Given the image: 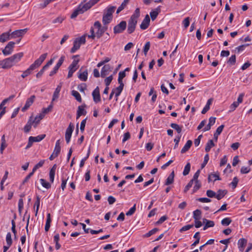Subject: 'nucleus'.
I'll return each mask as SVG.
<instances>
[{"label": "nucleus", "instance_id": "1", "mask_svg": "<svg viewBox=\"0 0 252 252\" xmlns=\"http://www.w3.org/2000/svg\"><path fill=\"white\" fill-rule=\"evenodd\" d=\"M116 7L114 6H109L104 12L102 17V23L104 25L109 24L112 20L113 13L114 12Z\"/></svg>", "mask_w": 252, "mask_h": 252}, {"label": "nucleus", "instance_id": "2", "mask_svg": "<svg viewBox=\"0 0 252 252\" xmlns=\"http://www.w3.org/2000/svg\"><path fill=\"white\" fill-rule=\"evenodd\" d=\"M79 62V60H74L71 64L68 67V73L67 75V78H71L73 73L78 68L79 66L78 65V63Z\"/></svg>", "mask_w": 252, "mask_h": 252}, {"label": "nucleus", "instance_id": "3", "mask_svg": "<svg viewBox=\"0 0 252 252\" xmlns=\"http://www.w3.org/2000/svg\"><path fill=\"white\" fill-rule=\"evenodd\" d=\"M47 56V53H44L41 55L38 59L35 60L34 62L30 65L31 68L33 70L38 68L46 58Z\"/></svg>", "mask_w": 252, "mask_h": 252}, {"label": "nucleus", "instance_id": "4", "mask_svg": "<svg viewBox=\"0 0 252 252\" xmlns=\"http://www.w3.org/2000/svg\"><path fill=\"white\" fill-rule=\"evenodd\" d=\"M126 22L125 21H122L114 27V33L115 34L122 33L126 30Z\"/></svg>", "mask_w": 252, "mask_h": 252}, {"label": "nucleus", "instance_id": "5", "mask_svg": "<svg viewBox=\"0 0 252 252\" xmlns=\"http://www.w3.org/2000/svg\"><path fill=\"white\" fill-rule=\"evenodd\" d=\"M74 126L73 124L70 123L68 127L66 128L65 133V139L67 143H68L70 141L72 133L74 130Z\"/></svg>", "mask_w": 252, "mask_h": 252}, {"label": "nucleus", "instance_id": "6", "mask_svg": "<svg viewBox=\"0 0 252 252\" xmlns=\"http://www.w3.org/2000/svg\"><path fill=\"white\" fill-rule=\"evenodd\" d=\"M15 44V43L13 41L9 42L2 51L3 55L5 56L10 55L13 51Z\"/></svg>", "mask_w": 252, "mask_h": 252}, {"label": "nucleus", "instance_id": "7", "mask_svg": "<svg viewBox=\"0 0 252 252\" xmlns=\"http://www.w3.org/2000/svg\"><path fill=\"white\" fill-rule=\"evenodd\" d=\"M65 57L64 56H62L59 59L58 63L56 64V65L55 66L53 70L51 71L49 75L50 76H53L55 74L57 73L58 71L59 68L60 67V66L63 64V61H64Z\"/></svg>", "mask_w": 252, "mask_h": 252}, {"label": "nucleus", "instance_id": "8", "mask_svg": "<svg viewBox=\"0 0 252 252\" xmlns=\"http://www.w3.org/2000/svg\"><path fill=\"white\" fill-rule=\"evenodd\" d=\"M13 65L8 58L0 61V67L2 68H9Z\"/></svg>", "mask_w": 252, "mask_h": 252}, {"label": "nucleus", "instance_id": "9", "mask_svg": "<svg viewBox=\"0 0 252 252\" xmlns=\"http://www.w3.org/2000/svg\"><path fill=\"white\" fill-rule=\"evenodd\" d=\"M23 56V53L22 52H21L15 54L8 58L10 59L12 64L14 65L15 64H16L17 63L20 61Z\"/></svg>", "mask_w": 252, "mask_h": 252}, {"label": "nucleus", "instance_id": "10", "mask_svg": "<svg viewBox=\"0 0 252 252\" xmlns=\"http://www.w3.org/2000/svg\"><path fill=\"white\" fill-rule=\"evenodd\" d=\"M35 98V96L34 95H32L30 98H28L25 106L22 108V111L23 112L26 111L33 103Z\"/></svg>", "mask_w": 252, "mask_h": 252}, {"label": "nucleus", "instance_id": "11", "mask_svg": "<svg viewBox=\"0 0 252 252\" xmlns=\"http://www.w3.org/2000/svg\"><path fill=\"white\" fill-rule=\"evenodd\" d=\"M137 23V21L130 20L128 22V27L127 31L129 34L132 33L135 30L136 26Z\"/></svg>", "mask_w": 252, "mask_h": 252}, {"label": "nucleus", "instance_id": "12", "mask_svg": "<svg viewBox=\"0 0 252 252\" xmlns=\"http://www.w3.org/2000/svg\"><path fill=\"white\" fill-rule=\"evenodd\" d=\"M150 18L149 16L147 14L144 20L142 21V23L141 24L140 27L142 30H146L147 29L150 25Z\"/></svg>", "mask_w": 252, "mask_h": 252}, {"label": "nucleus", "instance_id": "13", "mask_svg": "<svg viewBox=\"0 0 252 252\" xmlns=\"http://www.w3.org/2000/svg\"><path fill=\"white\" fill-rule=\"evenodd\" d=\"M27 29L16 30L12 32L11 34V38H16L22 36L27 31Z\"/></svg>", "mask_w": 252, "mask_h": 252}, {"label": "nucleus", "instance_id": "14", "mask_svg": "<svg viewBox=\"0 0 252 252\" xmlns=\"http://www.w3.org/2000/svg\"><path fill=\"white\" fill-rule=\"evenodd\" d=\"M92 95L93 96L94 101L95 103H97L100 101V95L98 87H97L93 92Z\"/></svg>", "mask_w": 252, "mask_h": 252}, {"label": "nucleus", "instance_id": "15", "mask_svg": "<svg viewBox=\"0 0 252 252\" xmlns=\"http://www.w3.org/2000/svg\"><path fill=\"white\" fill-rule=\"evenodd\" d=\"M86 106L85 104L79 106L77 111L76 118L78 119L82 115H85L87 114V111L85 110L84 108Z\"/></svg>", "mask_w": 252, "mask_h": 252}, {"label": "nucleus", "instance_id": "16", "mask_svg": "<svg viewBox=\"0 0 252 252\" xmlns=\"http://www.w3.org/2000/svg\"><path fill=\"white\" fill-rule=\"evenodd\" d=\"M110 71H111L110 65L109 64L104 65L101 70V77L104 78Z\"/></svg>", "mask_w": 252, "mask_h": 252}, {"label": "nucleus", "instance_id": "17", "mask_svg": "<svg viewBox=\"0 0 252 252\" xmlns=\"http://www.w3.org/2000/svg\"><path fill=\"white\" fill-rule=\"evenodd\" d=\"M199 174H194L193 178L189 182L187 185L185 187L184 189V192H187L189 189L191 187L195 180L198 179Z\"/></svg>", "mask_w": 252, "mask_h": 252}, {"label": "nucleus", "instance_id": "18", "mask_svg": "<svg viewBox=\"0 0 252 252\" xmlns=\"http://www.w3.org/2000/svg\"><path fill=\"white\" fill-rule=\"evenodd\" d=\"M61 88H62V83H60V84L56 88V89L53 95L52 102L53 101H54V100H55L56 99H57L59 97V94L61 91Z\"/></svg>", "mask_w": 252, "mask_h": 252}, {"label": "nucleus", "instance_id": "19", "mask_svg": "<svg viewBox=\"0 0 252 252\" xmlns=\"http://www.w3.org/2000/svg\"><path fill=\"white\" fill-rule=\"evenodd\" d=\"M160 12V6H158L155 10L151 11L150 13L152 21H154L157 17L158 13Z\"/></svg>", "mask_w": 252, "mask_h": 252}, {"label": "nucleus", "instance_id": "20", "mask_svg": "<svg viewBox=\"0 0 252 252\" xmlns=\"http://www.w3.org/2000/svg\"><path fill=\"white\" fill-rule=\"evenodd\" d=\"M10 31H11L10 30L9 32H4L2 33L1 35H0V42H4L10 39Z\"/></svg>", "mask_w": 252, "mask_h": 252}, {"label": "nucleus", "instance_id": "21", "mask_svg": "<svg viewBox=\"0 0 252 252\" xmlns=\"http://www.w3.org/2000/svg\"><path fill=\"white\" fill-rule=\"evenodd\" d=\"M227 193V191L226 190L219 189L216 193V198L218 200H220Z\"/></svg>", "mask_w": 252, "mask_h": 252}, {"label": "nucleus", "instance_id": "22", "mask_svg": "<svg viewBox=\"0 0 252 252\" xmlns=\"http://www.w3.org/2000/svg\"><path fill=\"white\" fill-rule=\"evenodd\" d=\"M192 144V142L190 140H189L187 141V143L184 146V147L181 150V153L183 154L187 152L190 148Z\"/></svg>", "mask_w": 252, "mask_h": 252}, {"label": "nucleus", "instance_id": "23", "mask_svg": "<svg viewBox=\"0 0 252 252\" xmlns=\"http://www.w3.org/2000/svg\"><path fill=\"white\" fill-rule=\"evenodd\" d=\"M224 127V126L223 125H221L217 128L216 132L214 133V137L216 141H217L218 136L221 133Z\"/></svg>", "mask_w": 252, "mask_h": 252}, {"label": "nucleus", "instance_id": "24", "mask_svg": "<svg viewBox=\"0 0 252 252\" xmlns=\"http://www.w3.org/2000/svg\"><path fill=\"white\" fill-rule=\"evenodd\" d=\"M79 5L76 9H75L70 16L71 19L76 18L79 14L84 13L83 11Z\"/></svg>", "mask_w": 252, "mask_h": 252}, {"label": "nucleus", "instance_id": "25", "mask_svg": "<svg viewBox=\"0 0 252 252\" xmlns=\"http://www.w3.org/2000/svg\"><path fill=\"white\" fill-rule=\"evenodd\" d=\"M46 136L45 134H41L36 137L30 136V139L32 140L33 142H40L43 140Z\"/></svg>", "mask_w": 252, "mask_h": 252}, {"label": "nucleus", "instance_id": "26", "mask_svg": "<svg viewBox=\"0 0 252 252\" xmlns=\"http://www.w3.org/2000/svg\"><path fill=\"white\" fill-rule=\"evenodd\" d=\"M140 16V9L139 8H137L134 13L132 15L130 18V20H134V21H137V19Z\"/></svg>", "mask_w": 252, "mask_h": 252}, {"label": "nucleus", "instance_id": "27", "mask_svg": "<svg viewBox=\"0 0 252 252\" xmlns=\"http://www.w3.org/2000/svg\"><path fill=\"white\" fill-rule=\"evenodd\" d=\"M213 101L212 98H210L208 100L207 103L205 107L203 108V110L201 111V113L203 114H205L210 109V106L212 104Z\"/></svg>", "mask_w": 252, "mask_h": 252}, {"label": "nucleus", "instance_id": "28", "mask_svg": "<svg viewBox=\"0 0 252 252\" xmlns=\"http://www.w3.org/2000/svg\"><path fill=\"white\" fill-rule=\"evenodd\" d=\"M78 78L83 81H86L88 79V70L86 69L83 72L80 73Z\"/></svg>", "mask_w": 252, "mask_h": 252}, {"label": "nucleus", "instance_id": "29", "mask_svg": "<svg viewBox=\"0 0 252 252\" xmlns=\"http://www.w3.org/2000/svg\"><path fill=\"white\" fill-rule=\"evenodd\" d=\"M208 180L209 182H214L217 180H220V178L219 174H209Z\"/></svg>", "mask_w": 252, "mask_h": 252}, {"label": "nucleus", "instance_id": "30", "mask_svg": "<svg viewBox=\"0 0 252 252\" xmlns=\"http://www.w3.org/2000/svg\"><path fill=\"white\" fill-rule=\"evenodd\" d=\"M124 86L120 85L119 86L117 87L115 90H114L115 93V97L116 100L117 101L118 100V97L119 96L122 92Z\"/></svg>", "mask_w": 252, "mask_h": 252}, {"label": "nucleus", "instance_id": "31", "mask_svg": "<svg viewBox=\"0 0 252 252\" xmlns=\"http://www.w3.org/2000/svg\"><path fill=\"white\" fill-rule=\"evenodd\" d=\"M51 222V215L50 214L48 213L47 215V220L45 226V230L47 232L50 227V223Z\"/></svg>", "mask_w": 252, "mask_h": 252}, {"label": "nucleus", "instance_id": "32", "mask_svg": "<svg viewBox=\"0 0 252 252\" xmlns=\"http://www.w3.org/2000/svg\"><path fill=\"white\" fill-rule=\"evenodd\" d=\"M201 211L197 209L193 212V218L195 220H199L201 219Z\"/></svg>", "mask_w": 252, "mask_h": 252}, {"label": "nucleus", "instance_id": "33", "mask_svg": "<svg viewBox=\"0 0 252 252\" xmlns=\"http://www.w3.org/2000/svg\"><path fill=\"white\" fill-rule=\"evenodd\" d=\"M247 243V240L245 238H241L238 242V247L240 251H243L244 247Z\"/></svg>", "mask_w": 252, "mask_h": 252}, {"label": "nucleus", "instance_id": "34", "mask_svg": "<svg viewBox=\"0 0 252 252\" xmlns=\"http://www.w3.org/2000/svg\"><path fill=\"white\" fill-rule=\"evenodd\" d=\"M81 44L78 42L77 40H75L73 42V46L71 49L70 52L71 53H74L76 52V50L79 49L80 47Z\"/></svg>", "mask_w": 252, "mask_h": 252}, {"label": "nucleus", "instance_id": "35", "mask_svg": "<svg viewBox=\"0 0 252 252\" xmlns=\"http://www.w3.org/2000/svg\"><path fill=\"white\" fill-rule=\"evenodd\" d=\"M130 0H124V1L122 3L121 5L118 8L116 13H119L121 11H122L126 6L127 4L128 3Z\"/></svg>", "mask_w": 252, "mask_h": 252}, {"label": "nucleus", "instance_id": "36", "mask_svg": "<svg viewBox=\"0 0 252 252\" xmlns=\"http://www.w3.org/2000/svg\"><path fill=\"white\" fill-rule=\"evenodd\" d=\"M214 146L215 144L214 143L213 140H209L206 145L205 149V151L206 152H209L211 149Z\"/></svg>", "mask_w": 252, "mask_h": 252}, {"label": "nucleus", "instance_id": "37", "mask_svg": "<svg viewBox=\"0 0 252 252\" xmlns=\"http://www.w3.org/2000/svg\"><path fill=\"white\" fill-rule=\"evenodd\" d=\"M126 74L125 71H120L119 73V77H118V83L121 85L124 86V83H123V79L126 76Z\"/></svg>", "mask_w": 252, "mask_h": 252}, {"label": "nucleus", "instance_id": "38", "mask_svg": "<svg viewBox=\"0 0 252 252\" xmlns=\"http://www.w3.org/2000/svg\"><path fill=\"white\" fill-rule=\"evenodd\" d=\"M32 125V120L29 119V120L27 122V124L26 125V126H25V127L24 128L25 132H26V133L29 132L31 129Z\"/></svg>", "mask_w": 252, "mask_h": 252}, {"label": "nucleus", "instance_id": "39", "mask_svg": "<svg viewBox=\"0 0 252 252\" xmlns=\"http://www.w3.org/2000/svg\"><path fill=\"white\" fill-rule=\"evenodd\" d=\"M174 174H170V175L166 179L165 185L168 186L172 184L174 182Z\"/></svg>", "mask_w": 252, "mask_h": 252}, {"label": "nucleus", "instance_id": "40", "mask_svg": "<svg viewBox=\"0 0 252 252\" xmlns=\"http://www.w3.org/2000/svg\"><path fill=\"white\" fill-rule=\"evenodd\" d=\"M71 94L74 97H75V98L78 101H79L80 102H81L82 101V98H81V95H80V94L77 91L73 90L71 92Z\"/></svg>", "mask_w": 252, "mask_h": 252}, {"label": "nucleus", "instance_id": "41", "mask_svg": "<svg viewBox=\"0 0 252 252\" xmlns=\"http://www.w3.org/2000/svg\"><path fill=\"white\" fill-rule=\"evenodd\" d=\"M40 182L42 186L47 189H50L51 187V184L43 179H40Z\"/></svg>", "mask_w": 252, "mask_h": 252}, {"label": "nucleus", "instance_id": "42", "mask_svg": "<svg viewBox=\"0 0 252 252\" xmlns=\"http://www.w3.org/2000/svg\"><path fill=\"white\" fill-rule=\"evenodd\" d=\"M33 70L30 66L27 69L23 72L22 74L21 75V77L23 78L26 77L28 75H30Z\"/></svg>", "mask_w": 252, "mask_h": 252}, {"label": "nucleus", "instance_id": "43", "mask_svg": "<svg viewBox=\"0 0 252 252\" xmlns=\"http://www.w3.org/2000/svg\"><path fill=\"white\" fill-rule=\"evenodd\" d=\"M79 6L81 7V8L82 9L84 12L92 7L91 5H90L89 2L84 4H80Z\"/></svg>", "mask_w": 252, "mask_h": 252}, {"label": "nucleus", "instance_id": "44", "mask_svg": "<svg viewBox=\"0 0 252 252\" xmlns=\"http://www.w3.org/2000/svg\"><path fill=\"white\" fill-rule=\"evenodd\" d=\"M232 220L229 218H225L221 221V224L223 226H228L231 222Z\"/></svg>", "mask_w": 252, "mask_h": 252}, {"label": "nucleus", "instance_id": "45", "mask_svg": "<svg viewBox=\"0 0 252 252\" xmlns=\"http://www.w3.org/2000/svg\"><path fill=\"white\" fill-rule=\"evenodd\" d=\"M199 232H197L195 233L193 236V238L196 239V241H195L192 244L191 246H195L199 243L200 240V236H199Z\"/></svg>", "mask_w": 252, "mask_h": 252}, {"label": "nucleus", "instance_id": "46", "mask_svg": "<svg viewBox=\"0 0 252 252\" xmlns=\"http://www.w3.org/2000/svg\"><path fill=\"white\" fill-rule=\"evenodd\" d=\"M44 163V160L40 161L37 164H36L33 168L32 171L31 173H34L36 170L42 166Z\"/></svg>", "mask_w": 252, "mask_h": 252}, {"label": "nucleus", "instance_id": "47", "mask_svg": "<svg viewBox=\"0 0 252 252\" xmlns=\"http://www.w3.org/2000/svg\"><path fill=\"white\" fill-rule=\"evenodd\" d=\"M170 126L175 129L178 133H180L182 131V128L176 124L172 123L170 125Z\"/></svg>", "mask_w": 252, "mask_h": 252}, {"label": "nucleus", "instance_id": "48", "mask_svg": "<svg viewBox=\"0 0 252 252\" xmlns=\"http://www.w3.org/2000/svg\"><path fill=\"white\" fill-rule=\"evenodd\" d=\"M6 241L7 245L11 246L12 244V240L11 239V234L10 232H8L6 236Z\"/></svg>", "mask_w": 252, "mask_h": 252}, {"label": "nucleus", "instance_id": "49", "mask_svg": "<svg viewBox=\"0 0 252 252\" xmlns=\"http://www.w3.org/2000/svg\"><path fill=\"white\" fill-rule=\"evenodd\" d=\"M203 222L208 226L209 227H213L215 225V223L212 220H208L206 219H203Z\"/></svg>", "mask_w": 252, "mask_h": 252}, {"label": "nucleus", "instance_id": "50", "mask_svg": "<svg viewBox=\"0 0 252 252\" xmlns=\"http://www.w3.org/2000/svg\"><path fill=\"white\" fill-rule=\"evenodd\" d=\"M158 230V228H155L149 231L147 233L144 235L145 237H149L155 233H156Z\"/></svg>", "mask_w": 252, "mask_h": 252}, {"label": "nucleus", "instance_id": "51", "mask_svg": "<svg viewBox=\"0 0 252 252\" xmlns=\"http://www.w3.org/2000/svg\"><path fill=\"white\" fill-rule=\"evenodd\" d=\"M194 182H195V185L193 187V191L195 192L198 189H199V188L201 187V183H200L198 179L195 180Z\"/></svg>", "mask_w": 252, "mask_h": 252}, {"label": "nucleus", "instance_id": "52", "mask_svg": "<svg viewBox=\"0 0 252 252\" xmlns=\"http://www.w3.org/2000/svg\"><path fill=\"white\" fill-rule=\"evenodd\" d=\"M29 119L32 120V125H33L34 127H36L40 121L38 119H36V117L33 118L32 116H31Z\"/></svg>", "mask_w": 252, "mask_h": 252}, {"label": "nucleus", "instance_id": "53", "mask_svg": "<svg viewBox=\"0 0 252 252\" xmlns=\"http://www.w3.org/2000/svg\"><path fill=\"white\" fill-rule=\"evenodd\" d=\"M150 48V42L149 41H148L146 43V44L144 47V48H143V52L145 56L147 55V52L149 50Z\"/></svg>", "mask_w": 252, "mask_h": 252}, {"label": "nucleus", "instance_id": "54", "mask_svg": "<svg viewBox=\"0 0 252 252\" xmlns=\"http://www.w3.org/2000/svg\"><path fill=\"white\" fill-rule=\"evenodd\" d=\"M238 181H239V180L236 177H235L233 178L232 182L230 184V185H231L232 186V188L233 189H234L236 188V187L237 186Z\"/></svg>", "mask_w": 252, "mask_h": 252}, {"label": "nucleus", "instance_id": "55", "mask_svg": "<svg viewBox=\"0 0 252 252\" xmlns=\"http://www.w3.org/2000/svg\"><path fill=\"white\" fill-rule=\"evenodd\" d=\"M136 211V204H135L128 211H127L126 213V216H131Z\"/></svg>", "mask_w": 252, "mask_h": 252}, {"label": "nucleus", "instance_id": "56", "mask_svg": "<svg viewBox=\"0 0 252 252\" xmlns=\"http://www.w3.org/2000/svg\"><path fill=\"white\" fill-rule=\"evenodd\" d=\"M239 104L238 103V102H236V101L233 102V103L230 106V110H229V112H231L234 111L239 106Z\"/></svg>", "mask_w": 252, "mask_h": 252}, {"label": "nucleus", "instance_id": "57", "mask_svg": "<svg viewBox=\"0 0 252 252\" xmlns=\"http://www.w3.org/2000/svg\"><path fill=\"white\" fill-rule=\"evenodd\" d=\"M193 226V224H188L185 226H184L180 229V232H182L183 231H187L189 229L191 228Z\"/></svg>", "mask_w": 252, "mask_h": 252}, {"label": "nucleus", "instance_id": "58", "mask_svg": "<svg viewBox=\"0 0 252 252\" xmlns=\"http://www.w3.org/2000/svg\"><path fill=\"white\" fill-rule=\"evenodd\" d=\"M207 195L210 198L216 197V193L212 190H207L206 192Z\"/></svg>", "mask_w": 252, "mask_h": 252}, {"label": "nucleus", "instance_id": "59", "mask_svg": "<svg viewBox=\"0 0 252 252\" xmlns=\"http://www.w3.org/2000/svg\"><path fill=\"white\" fill-rule=\"evenodd\" d=\"M168 219L166 216H163L161 217L156 222V225H159L162 223L165 220H166Z\"/></svg>", "mask_w": 252, "mask_h": 252}, {"label": "nucleus", "instance_id": "60", "mask_svg": "<svg viewBox=\"0 0 252 252\" xmlns=\"http://www.w3.org/2000/svg\"><path fill=\"white\" fill-rule=\"evenodd\" d=\"M75 40H77L78 42L80 43V44H85L86 42V35H84L80 37V38H77Z\"/></svg>", "mask_w": 252, "mask_h": 252}, {"label": "nucleus", "instance_id": "61", "mask_svg": "<svg viewBox=\"0 0 252 252\" xmlns=\"http://www.w3.org/2000/svg\"><path fill=\"white\" fill-rule=\"evenodd\" d=\"M24 203L23 200L22 198L20 199L18 201V211L20 213H21L22 210L23 208Z\"/></svg>", "mask_w": 252, "mask_h": 252}, {"label": "nucleus", "instance_id": "62", "mask_svg": "<svg viewBox=\"0 0 252 252\" xmlns=\"http://www.w3.org/2000/svg\"><path fill=\"white\" fill-rule=\"evenodd\" d=\"M112 79H113L112 75H110L105 78V79L104 80V82H105V84L106 86H108L110 84Z\"/></svg>", "mask_w": 252, "mask_h": 252}, {"label": "nucleus", "instance_id": "63", "mask_svg": "<svg viewBox=\"0 0 252 252\" xmlns=\"http://www.w3.org/2000/svg\"><path fill=\"white\" fill-rule=\"evenodd\" d=\"M110 61V59L107 57L103 61H101L100 62H99L97 64V66L98 67H99L100 66H101L102 65H103V64H104L105 63H108V62H109Z\"/></svg>", "mask_w": 252, "mask_h": 252}, {"label": "nucleus", "instance_id": "64", "mask_svg": "<svg viewBox=\"0 0 252 252\" xmlns=\"http://www.w3.org/2000/svg\"><path fill=\"white\" fill-rule=\"evenodd\" d=\"M53 108V105L51 104L47 108H43L42 110L43 113L46 114L51 111Z\"/></svg>", "mask_w": 252, "mask_h": 252}]
</instances>
